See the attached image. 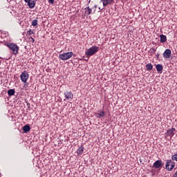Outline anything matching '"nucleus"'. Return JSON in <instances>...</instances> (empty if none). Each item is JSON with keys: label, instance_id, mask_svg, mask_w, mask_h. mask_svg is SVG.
Returning <instances> with one entry per match:
<instances>
[{"label": "nucleus", "instance_id": "nucleus-12", "mask_svg": "<svg viewBox=\"0 0 177 177\" xmlns=\"http://www.w3.org/2000/svg\"><path fill=\"white\" fill-rule=\"evenodd\" d=\"M160 42L162 44H164L165 42H167V36H165L164 35H160Z\"/></svg>", "mask_w": 177, "mask_h": 177}, {"label": "nucleus", "instance_id": "nucleus-19", "mask_svg": "<svg viewBox=\"0 0 177 177\" xmlns=\"http://www.w3.org/2000/svg\"><path fill=\"white\" fill-rule=\"evenodd\" d=\"M156 50H157V49H156V48H151L150 51H149L150 55L153 56V54L156 53Z\"/></svg>", "mask_w": 177, "mask_h": 177}, {"label": "nucleus", "instance_id": "nucleus-10", "mask_svg": "<svg viewBox=\"0 0 177 177\" xmlns=\"http://www.w3.org/2000/svg\"><path fill=\"white\" fill-rule=\"evenodd\" d=\"M103 4V6H107V5H111L114 0H101Z\"/></svg>", "mask_w": 177, "mask_h": 177}, {"label": "nucleus", "instance_id": "nucleus-17", "mask_svg": "<svg viewBox=\"0 0 177 177\" xmlns=\"http://www.w3.org/2000/svg\"><path fill=\"white\" fill-rule=\"evenodd\" d=\"M91 13H92V10L89 8V7H87L85 10V14L89 15Z\"/></svg>", "mask_w": 177, "mask_h": 177}, {"label": "nucleus", "instance_id": "nucleus-7", "mask_svg": "<svg viewBox=\"0 0 177 177\" xmlns=\"http://www.w3.org/2000/svg\"><path fill=\"white\" fill-rule=\"evenodd\" d=\"M24 2L28 4V6L30 8V9H34L35 7V0H24Z\"/></svg>", "mask_w": 177, "mask_h": 177}, {"label": "nucleus", "instance_id": "nucleus-1", "mask_svg": "<svg viewBox=\"0 0 177 177\" xmlns=\"http://www.w3.org/2000/svg\"><path fill=\"white\" fill-rule=\"evenodd\" d=\"M4 45L8 46L12 51L13 55H17L19 53V46L15 44L14 43L5 42Z\"/></svg>", "mask_w": 177, "mask_h": 177}, {"label": "nucleus", "instance_id": "nucleus-22", "mask_svg": "<svg viewBox=\"0 0 177 177\" xmlns=\"http://www.w3.org/2000/svg\"><path fill=\"white\" fill-rule=\"evenodd\" d=\"M29 39V42H30L31 44H34V42H35V39H34V38H32V37H28Z\"/></svg>", "mask_w": 177, "mask_h": 177}, {"label": "nucleus", "instance_id": "nucleus-4", "mask_svg": "<svg viewBox=\"0 0 177 177\" xmlns=\"http://www.w3.org/2000/svg\"><path fill=\"white\" fill-rule=\"evenodd\" d=\"M165 167H166L167 171H172V169L175 168V162L171 160H167Z\"/></svg>", "mask_w": 177, "mask_h": 177}, {"label": "nucleus", "instance_id": "nucleus-27", "mask_svg": "<svg viewBox=\"0 0 177 177\" xmlns=\"http://www.w3.org/2000/svg\"><path fill=\"white\" fill-rule=\"evenodd\" d=\"M174 177H177V171H176V173L174 174Z\"/></svg>", "mask_w": 177, "mask_h": 177}, {"label": "nucleus", "instance_id": "nucleus-6", "mask_svg": "<svg viewBox=\"0 0 177 177\" xmlns=\"http://www.w3.org/2000/svg\"><path fill=\"white\" fill-rule=\"evenodd\" d=\"M163 166H164V163L162 162V160H158L153 163L152 167L156 169H158L160 168H162Z\"/></svg>", "mask_w": 177, "mask_h": 177}, {"label": "nucleus", "instance_id": "nucleus-14", "mask_svg": "<svg viewBox=\"0 0 177 177\" xmlns=\"http://www.w3.org/2000/svg\"><path fill=\"white\" fill-rule=\"evenodd\" d=\"M84 153V146L81 145V147L77 149V154L81 156Z\"/></svg>", "mask_w": 177, "mask_h": 177}, {"label": "nucleus", "instance_id": "nucleus-2", "mask_svg": "<svg viewBox=\"0 0 177 177\" xmlns=\"http://www.w3.org/2000/svg\"><path fill=\"white\" fill-rule=\"evenodd\" d=\"M97 52H99V47L93 46L85 52V55L88 57H90V56H93V55L97 53Z\"/></svg>", "mask_w": 177, "mask_h": 177}, {"label": "nucleus", "instance_id": "nucleus-26", "mask_svg": "<svg viewBox=\"0 0 177 177\" xmlns=\"http://www.w3.org/2000/svg\"><path fill=\"white\" fill-rule=\"evenodd\" d=\"M156 57H157V59H158V58L160 57V53H158L156 54Z\"/></svg>", "mask_w": 177, "mask_h": 177}, {"label": "nucleus", "instance_id": "nucleus-21", "mask_svg": "<svg viewBox=\"0 0 177 177\" xmlns=\"http://www.w3.org/2000/svg\"><path fill=\"white\" fill-rule=\"evenodd\" d=\"M38 25V20L37 19H34L32 22V26H33V27H35V26Z\"/></svg>", "mask_w": 177, "mask_h": 177}, {"label": "nucleus", "instance_id": "nucleus-16", "mask_svg": "<svg viewBox=\"0 0 177 177\" xmlns=\"http://www.w3.org/2000/svg\"><path fill=\"white\" fill-rule=\"evenodd\" d=\"M15 89H10L8 91V96H13L15 95Z\"/></svg>", "mask_w": 177, "mask_h": 177}, {"label": "nucleus", "instance_id": "nucleus-20", "mask_svg": "<svg viewBox=\"0 0 177 177\" xmlns=\"http://www.w3.org/2000/svg\"><path fill=\"white\" fill-rule=\"evenodd\" d=\"M98 115L100 117H104V115H106V112H104V111H100V113H98Z\"/></svg>", "mask_w": 177, "mask_h": 177}, {"label": "nucleus", "instance_id": "nucleus-3", "mask_svg": "<svg viewBox=\"0 0 177 177\" xmlns=\"http://www.w3.org/2000/svg\"><path fill=\"white\" fill-rule=\"evenodd\" d=\"M73 55H74L73 52H68L59 54V57L61 60H68V59H71V57H73Z\"/></svg>", "mask_w": 177, "mask_h": 177}, {"label": "nucleus", "instance_id": "nucleus-8", "mask_svg": "<svg viewBox=\"0 0 177 177\" xmlns=\"http://www.w3.org/2000/svg\"><path fill=\"white\" fill-rule=\"evenodd\" d=\"M172 55V51H171L170 49H166L165 52L163 53V57L165 59H170L171 55Z\"/></svg>", "mask_w": 177, "mask_h": 177}, {"label": "nucleus", "instance_id": "nucleus-18", "mask_svg": "<svg viewBox=\"0 0 177 177\" xmlns=\"http://www.w3.org/2000/svg\"><path fill=\"white\" fill-rule=\"evenodd\" d=\"M162 68H163L162 65H161V64L156 65L157 71H162Z\"/></svg>", "mask_w": 177, "mask_h": 177}, {"label": "nucleus", "instance_id": "nucleus-25", "mask_svg": "<svg viewBox=\"0 0 177 177\" xmlns=\"http://www.w3.org/2000/svg\"><path fill=\"white\" fill-rule=\"evenodd\" d=\"M48 1L52 4L55 3V0H48Z\"/></svg>", "mask_w": 177, "mask_h": 177}, {"label": "nucleus", "instance_id": "nucleus-23", "mask_svg": "<svg viewBox=\"0 0 177 177\" xmlns=\"http://www.w3.org/2000/svg\"><path fill=\"white\" fill-rule=\"evenodd\" d=\"M171 158H172V160H174V161H177V153L173 155Z\"/></svg>", "mask_w": 177, "mask_h": 177}, {"label": "nucleus", "instance_id": "nucleus-5", "mask_svg": "<svg viewBox=\"0 0 177 177\" xmlns=\"http://www.w3.org/2000/svg\"><path fill=\"white\" fill-rule=\"evenodd\" d=\"M29 77H30V75H28V72L25 71L20 75L21 81H22V82H24V84H26V82H27Z\"/></svg>", "mask_w": 177, "mask_h": 177}, {"label": "nucleus", "instance_id": "nucleus-9", "mask_svg": "<svg viewBox=\"0 0 177 177\" xmlns=\"http://www.w3.org/2000/svg\"><path fill=\"white\" fill-rule=\"evenodd\" d=\"M64 95L67 100H72V99H73L74 97V95L71 91H66V93H64Z\"/></svg>", "mask_w": 177, "mask_h": 177}, {"label": "nucleus", "instance_id": "nucleus-24", "mask_svg": "<svg viewBox=\"0 0 177 177\" xmlns=\"http://www.w3.org/2000/svg\"><path fill=\"white\" fill-rule=\"evenodd\" d=\"M28 35H32V34H34V30H30L29 31H28Z\"/></svg>", "mask_w": 177, "mask_h": 177}, {"label": "nucleus", "instance_id": "nucleus-11", "mask_svg": "<svg viewBox=\"0 0 177 177\" xmlns=\"http://www.w3.org/2000/svg\"><path fill=\"white\" fill-rule=\"evenodd\" d=\"M176 129L175 128L169 129L167 131V134L168 136H174V132H175Z\"/></svg>", "mask_w": 177, "mask_h": 177}, {"label": "nucleus", "instance_id": "nucleus-13", "mask_svg": "<svg viewBox=\"0 0 177 177\" xmlns=\"http://www.w3.org/2000/svg\"><path fill=\"white\" fill-rule=\"evenodd\" d=\"M145 67H146V70H147V71H150L153 70V64H147Z\"/></svg>", "mask_w": 177, "mask_h": 177}, {"label": "nucleus", "instance_id": "nucleus-15", "mask_svg": "<svg viewBox=\"0 0 177 177\" xmlns=\"http://www.w3.org/2000/svg\"><path fill=\"white\" fill-rule=\"evenodd\" d=\"M24 131L27 133L28 131H30V129H31V128L30 127V126H28V124L24 126L23 127Z\"/></svg>", "mask_w": 177, "mask_h": 177}]
</instances>
